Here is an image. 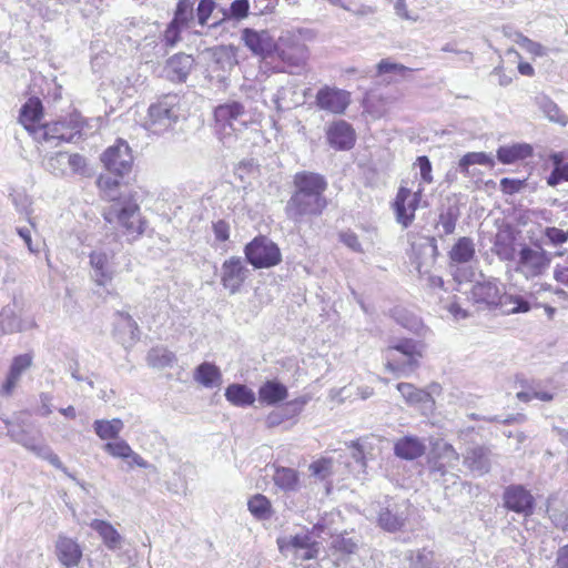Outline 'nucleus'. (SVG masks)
<instances>
[{
  "instance_id": "f257e3e1",
  "label": "nucleus",
  "mask_w": 568,
  "mask_h": 568,
  "mask_svg": "<svg viewBox=\"0 0 568 568\" xmlns=\"http://www.w3.org/2000/svg\"><path fill=\"white\" fill-rule=\"evenodd\" d=\"M295 191L285 206L287 217L300 222L305 216H318L327 206L324 192L327 182L318 173L300 172L294 176Z\"/></svg>"
},
{
  "instance_id": "f03ea898",
  "label": "nucleus",
  "mask_w": 568,
  "mask_h": 568,
  "mask_svg": "<svg viewBox=\"0 0 568 568\" xmlns=\"http://www.w3.org/2000/svg\"><path fill=\"white\" fill-rule=\"evenodd\" d=\"M103 217L108 223H118L128 241L139 239L148 226L139 204L131 196H121L106 207Z\"/></svg>"
},
{
  "instance_id": "7ed1b4c3",
  "label": "nucleus",
  "mask_w": 568,
  "mask_h": 568,
  "mask_svg": "<svg viewBox=\"0 0 568 568\" xmlns=\"http://www.w3.org/2000/svg\"><path fill=\"white\" fill-rule=\"evenodd\" d=\"M182 111V98L175 93L165 94L150 105L145 129L153 134H162L183 116Z\"/></svg>"
},
{
  "instance_id": "20e7f679",
  "label": "nucleus",
  "mask_w": 568,
  "mask_h": 568,
  "mask_svg": "<svg viewBox=\"0 0 568 568\" xmlns=\"http://www.w3.org/2000/svg\"><path fill=\"white\" fill-rule=\"evenodd\" d=\"M424 345L413 339H400L385 351V367L396 376H408L419 364Z\"/></svg>"
},
{
  "instance_id": "39448f33",
  "label": "nucleus",
  "mask_w": 568,
  "mask_h": 568,
  "mask_svg": "<svg viewBox=\"0 0 568 568\" xmlns=\"http://www.w3.org/2000/svg\"><path fill=\"white\" fill-rule=\"evenodd\" d=\"M7 426L8 436L17 444H20L26 449L30 450L39 458L49 462L54 468L63 471L68 477L75 479L72 474L68 471L59 456L44 443L37 440L34 436L30 434L23 422L19 418L16 420H4Z\"/></svg>"
},
{
  "instance_id": "423d86ee",
  "label": "nucleus",
  "mask_w": 568,
  "mask_h": 568,
  "mask_svg": "<svg viewBox=\"0 0 568 568\" xmlns=\"http://www.w3.org/2000/svg\"><path fill=\"white\" fill-rule=\"evenodd\" d=\"M514 262L515 271L530 281L547 273L551 264V255L540 246L521 243Z\"/></svg>"
},
{
  "instance_id": "0eeeda50",
  "label": "nucleus",
  "mask_w": 568,
  "mask_h": 568,
  "mask_svg": "<svg viewBox=\"0 0 568 568\" xmlns=\"http://www.w3.org/2000/svg\"><path fill=\"white\" fill-rule=\"evenodd\" d=\"M244 115V106L237 102L221 104L215 108L214 116L225 140L224 143H229L233 135L239 139L245 133L246 121L242 119Z\"/></svg>"
},
{
  "instance_id": "6e6552de",
  "label": "nucleus",
  "mask_w": 568,
  "mask_h": 568,
  "mask_svg": "<svg viewBox=\"0 0 568 568\" xmlns=\"http://www.w3.org/2000/svg\"><path fill=\"white\" fill-rule=\"evenodd\" d=\"M82 130V121L79 113H72L68 119L47 123L34 130V138L45 142L57 141L54 145L60 142H72L74 136L80 135Z\"/></svg>"
},
{
  "instance_id": "1a4fd4ad",
  "label": "nucleus",
  "mask_w": 568,
  "mask_h": 568,
  "mask_svg": "<svg viewBox=\"0 0 568 568\" xmlns=\"http://www.w3.org/2000/svg\"><path fill=\"white\" fill-rule=\"evenodd\" d=\"M277 545L285 557H291L295 561L315 558L318 552V544L310 532L278 538Z\"/></svg>"
},
{
  "instance_id": "9d476101",
  "label": "nucleus",
  "mask_w": 568,
  "mask_h": 568,
  "mask_svg": "<svg viewBox=\"0 0 568 568\" xmlns=\"http://www.w3.org/2000/svg\"><path fill=\"white\" fill-rule=\"evenodd\" d=\"M105 169L115 175L123 176L132 166L133 155L126 141L118 139L101 155Z\"/></svg>"
},
{
  "instance_id": "9b49d317",
  "label": "nucleus",
  "mask_w": 568,
  "mask_h": 568,
  "mask_svg": "<svg viewBox=\"0 0 568 568\" xmlns=\"http://www.w3.org/2000/svg\"><path fill=\"white\" fill-rule=\"evenodd\" d=\"M458 462L459 454L450 444L444 440H436L433 444L428 465L430 473L436 480L438 479V476H444L447 473V469L455 468Z\"/></svg>"
},
{
  "instance_id": "f8f14e48",
  "label": "nucleus",
  "mask_w": 568,
  "mask_h": 568,
  "mask_svg": "<svg viewBox=\"0 0 568 568\" xmlns=\"http://www.w3.org/2000/svg\"><path fill=\"white\" fill-rule=\"evenodd\" d=\"M282 261L278 246L265 236L251 241V265L257 268L272 267Z\"/></svg>"
},
{
  "instance_id": "ddd939ff",
  "label": "nucleus",
  "mask_w": 568,
  "mask_h": 568,
  "mask_svg": "<svg viewBox=\"0 0 568 568\" xmlns=\"http://www.w3.org/2000/svg\"><path fill=\"white\" fill-rule=\"evenodd\" d=\"M423 187L412 192L407 187H399L396 199L394 202V209L396 213V221L402 224L403 227H408L414 219L415 212L422 199Z\"/></svg>"
},
{
  "instance_id": "4468645a",
  "label": "nucleus",
  "mask_w": 568,
  "mask_h": 568,
  "mask_svg": "<svg viewBox=\"0 0 568 568\" xmlns=\"http://www.w3.org/2000/svg\"><path fill=\"white\" fill-rule=\"evenodd\" d=\"M33 356L31 353L20 354L12 358L4 381L0 385V396L10 398L14 395L22 375L32 366Z\"/></svg>"
},
{
  "instance_id": "2eb2a0df",
  "label": "nucleus",
  "mask_w": 568,
  "mask_h": 568,
  "mask_svg": "<svg viewBox=\"0 0 568 568\" xmlns=\"http://www.w3.org/2000/svg\"><path fill=\"white\" fill-rule=\"evenodd\" d=\"M276 58H280L288 67H304L308 59L307 47L294 36L281 37Z\"/></svg>"
},
{
  "instance_id": "dca6fc26",
  "label": "nucleus",
  "mask_w": 568,
  "mask_h": 568,
  "mask_svg": "<svg viewBox=\"0 0 568 568\" xmlns=\"http://www.w3.org/2000/svg\"><path fill=\"white\" fill-rule=\"evenodd\" d=\"M89 257L92 268V278L94 282L100 286H104L110 283L115 274L113 263L114 254L95 250L90 253Z\"/></svg>"
},
{
  "instance_id": "f3484780",
  "label": "nucleus",
  "mask_w": 568,
  "mask_h": 568,
  "mask_svg": "<svg viewBox=\"0 0 568 568\" xmlns=\"http://www.w3.org/2000/svg\"><path fill=\"white\" fill-rule=\"evenodd\" d=\"M54 554L62 568H74L80 564L83 551L71 537L59 535L54 544Z\"/></svg>"
},
{
  "instance_id": "a211bd4d",
  "label": "nucleus",
  "mask_w": 568,
  "mask_h": 568,
  "mask_svg": "<svg viewBox=\"0 0 568 568\" xmlns=\"http://www.w3.org/2000/svg\"><path fill=\"white\" fill-rule=\"evenodd\" d=\"M521 243L517 242L515 231L510 226L500 227L493 243V252L501 261L514 262Z\"/></svg>"
},
{
  "instance_id": "6ab92c4d",
  "label": "nucleus",
  "mask_w": 568,
  "mask_h": 568,
  "mask_svg": "<svg viewBox=\"0 0 568 568\" xmlns=\"http://www.w3.org/2000/svg\"><path fill=\"white\" fill-rule=\"evenodd\" d=\"M349 102V93L336 88L325 87L316 94L317 106L336 114L343 113Z\"/></svg>"
},
{
  "instance_id": "aec40b11",
  "label": "nucleus",
  "mask_w": 568,
  "mask_h": 568,
  "mask_svg": "<svg viewBox=\"0 0 568 568\" xmlns=\"http://www.w3.org/2000/svg\"><path fill=\"white\" fill-rule=\"evenodd\" d=\"M278 43H275L267 31L253 32L251 30V52L266 65L276 60Z\"/></svg>"
},
{
  "instance_id": "412c9836",
  "label": "nucleus",
  "mask_w": 568,
  "mask_h": 568,
  "mask_svg": "<svg viewBox=\"0 0 568 568\" xmlns=\"http://www.w3.org/2000/svg\"><path fill=\"white\" fill-rule=\"evenodd\" d=\"M326 138L335 150H349L355 144V131L344 120L332 123L326 131Z\"/></svg>"
},
{
  "instance_id": "4be33fe9",
  "label": "nucleus",
  "mask_w": 568,
  "mask_h": 568,
  "mask_svg": "<svg viewBox=\"0 0 568 568\" xmlns=\"http://www.w3.org/2000/svg\"><path fill=\"white\" fill-rule=\"evenodd\" d=\"M501 288L498 280L486 278L473 285L470 297L474 303L487 306H497L500 301Z\"/></svg>"
},
{
  "instance_id": "5701e85b",
  "label": "nucleus",
  "mask_w": 568,
  "mask_h": 568,
  "mask_svg": "<svg viewBox=\"0 0 568 568\" xmlns=\"http://www.w3.org/2000/svg\"><path fill=\"white\" fill-rule=\"evenodd\" d=\"M505 506L513 511L528 515L534 508V498L523 486H509L504 494Z\"/></svg>"
},
{
  "instance_id": "b1692460",
  "label": "nucleus",
  "mask_w": 568,
  "mask_h": 568,
  "mask_svg": "<svg viewBox=\"0 0 568 568\" xmlns=\"http://www.w3.org/2000/svg\"><path fill=\"white\" fill-rule=\"evenodd\" d=\"M306 403V397H300L277 407L267 415L266 425L268 427H276L284 422L295 419L302 413Z\"/></svg>"
},
{
  "instance_id": "393cba45",
  "label": "nucleus",
  "mask_w": 568,
  "mask_h": 568,
  "mask_svg": "<svg viewBox=\"0 0 568 568\" xmlns=\"http://www.w3.org/2000/svg\"><path fill=\"white\" fill-rule=\"evenodd\" d=\"M425 443L416 436H404L394 444V453L397 457L414 460L424 455Z\"/></svg>"
},
{
  "instance_id": "a878e982",
  "label": "nucleus",
  "mask_w": 568,
  "mask_h": 568,
  "mask_svg": "<svg viewBox=\"0 0 568 568\" xmlns=\"http://www.w3.org/2000/svg\"><path fill=\"white\" fill-rule=\"evenodd\" d=\"M194 65V59L190 54L178 53L166 62V72L172 81L184 82Z\"/></svg>"
},
{
  "instance_id": "bb28decb",
  "label": "nucleus",
  "mask_w": 568,
  "mask_h": 568,
  "mask_svg": "<svg viewBox=\"0 0 568 568\" xmlns=\"http://www.w3.org/2000/svg\"><path fill=\"white\" fill-rule=\"evenodd\" d=\"M245 278V271L240 258L232 257L223 264V285L235 293Z\"/></svg>"
},
{
  "instance_id": "cd10ccee",
  "label": "nucleus",
  "mask_w": 568,
  "mask_h": 568,
  "mask_svg": "<svg viewBox=\"0 0 568 568\" xmlns=\"http://www.w3.org/2000/svg\"><path fill=\"white\" fill-rule=\"evenodd\" d=\"M90 527L99 534L108 549L116 550L122 548L123 538L109 521L93 519L90 523Z\"/></svg>"
},
{
  "instance_id": "c85d7f7f",
  "label": "nucleus",
  "mask_w": 568,
  "mask_h": 568,
  "mask_svg": "<svg viewBox=\"0 0 568 568\" xmlns=\"http://www.w3.org/2000/svg\"><path fill=\"white\" fill-rule=\"evenodd\" d=\"M248 14V0H234L230 8H219L213 16L216 20L211 24L215 28L222 23L237 21L246 18Z\"/></svg>"
},
{
  "instance_id": "c756f323",
  "label": "nucleus",
  "mask_w": 568,
  "mask_h": 568,
  "mask_svg": "<svg viewBox=\"0 0 568 568\" xmlns=\"http://www.w3.org/2000/svg\"><path fill=\"white\" fill-rule=\"evenodd\" d=\"M42 116V104L39 99H29L20 110V123L34 135V130L39 129L36 123Z\"/></svg>"
},
{
  "instance_id": "7c9ffc66",
  "label": "nucleus",
  "mask_w": 568,
  "mask_h": 568,
  "mask_svg": "<svg viewBox=\"0 0 568 568\" xmlns=\"http://www.w3.org/2000/svg\"><path fill=\"white\" fill-rule=\"evenodd\" d=\"M194 379L206 388H214L221 386L222 374L216 365L204 362L196 367Z\"/></svg>"
},
{
  "instance_id": "2f4dec72",
  "label": "nucleus",
  "mask_w": 568,
  "mask_h": 568,
  "mask_svg": "<svg viewBox=\"0 0 568 568\" xmlns=\"http://www.w3.org/2000/svg\"><path fill=\"white\" fill-rule=\"evenodd\" d=\"M464 464L468 469L478 475L488 473L490 468L489 452L483 447L470 449L464 458Z\"/></svg>"
},
{
  "instance_id": "473e14b6",
  "label": "nucleus",
  "mask_w": 568,
  "mask_h": 568,
  "mask_svg": "<svg viewBox=\"0 0 568 568\" xmlns=\"http://www.w3.org/2000/svg\"><path fill=\"white\" fill-rule=\"evenodd\" d=\"M532 154L531 145L527 143H517L507 146H500L497 150V158L504 164H511L518 160H524Z\"/></svg>"
},
{
  "instance_id": "72a5a7b5",
  "label": "nucleus",
  "mask_w": 568,
  "mask_h": 568,
  "mask_svg": "<svg viewBox=\"0 0 568 568\" xmlns=\"http://www.w3.org/2000/svg\"><path fill=\"white\" fill-rule=\"evenodd\" d=\"M124 424L120 418L97 419L93 422V429L97 436L102 440H111L119 438L123 430Z\"/></svg>"
},
{
  "instance_id": "f704fd0d",
  "label": "nucleus",
  "mask_w": 568,
  "mask_h": 568,
  "mask_svg": "<svg viewBox=\"0 0 568 568\" xmlns=\"http://www.w3.org/2000/svg\"><path fill=\"white\" fill-rule=\"evenodd\" d=\"M287 397V388L277 382H266L258 390V399L266 405H274Z\"/></svg>"
},
{
  "instance_id": "c9c22d12",
  "label": "nucleus",
  "mask_w": 568,
  "mask_h": 568,
  "mask_svg": "<svg viewBox=\"0 0 568 568\" xmlns=\"http://www.w3.org/2000/svg\"><path fill=\"white\" fill-rule=\"evenodd\" d=\"M498 305L508 314L527 313L531 308L529 301L525 296L510 293L501 294Z\"/></svg>"
},
{
  "instance_id": "e433bc0d",
  "label": "nucleus",
  "mask_w": 568,
  "mask_h": 568,
  "mask_svg": "<svg viewBox=\"0 0 568 568\" xmlns=\"http://www.w3.org/2000/svg\"><path fill=\"white\" fill-rule=\"evenodd\" d=\"M393 316L398 324L418 336H425L428 331L419 317L406 310L397 308Z\"/></svg>"
},
{
  "instance_id": "4c0bfd02",
  "label": "nucleus",
  "mask_w": 568,
  "mask_h": 568,
  "mask_svg": "<svg viewBox=\"0 0 568 568\" xmlns=\"http://www.w3.org/2000/svg\"><path fill=\"white\" fill-rule=\"evenodd\" d=\"M537 103L539 109L542 111L544 115L551 122L557 123L561 126H566L568 124V115L565 114L561 109L551 99L546 95L539 97L537 99Z\"/></svg>"
},
{
  "instance_id": "58836bf2",
  "label": "nucleus",
  "mask_w": 568,
  "mask_h": 568,
  "mask_svg": "<svg viewBox=\"0 0 568 568\" xmlns=\"http://www.w3.org/2000/svg\"><path fill=\"white\" fill-rule=\"evenodd\" d=\"M194 1L193 0H179L174 10L172 23L187 29L194 22Z\"/></svg>"
},
{
  "instance_id": "ea45409f",
  "label": "nucleus",
  "mask_w": 568,
  "mask_h": 568,
  "mask_svg": "<svg viewBox=\"0 0 568 568\" xmlns=\"http://www.w3.org/2000/svg\"><path fill=\"white\" fill-rule=\"evenodd\" d=\"M475 164L493 168L495 161L491 155L485 152H469L459 160L458 168L462 173L469 176L471 175L470 166Z\"/></svg>"
},
{
  "instance_id": "a19ab883",
  "label": "nucleus",
  "mask_w": 568,
  "mask_h": 568,
  "mask_svg": "<svg viewBox=\"0 0 568 568\" xmlns=\"http://www.w3.org/2000/svg\"><path fill=\"white\" fill-rule=\"evenodd\" d=\"M146 361L148 364L154 368H165L173 366L176 362V356L168 348L158 346L149 351Z\"/></svg>"
},
{
  "instance_id": "79ce46f5",
  "label": "nucleus",
  "mask_w": 568,
  "mask_h": 568,
  "mask_svg": "<svg viewBox=\"0 0 568 568\" xmlns=\"http://www.w3.org/2000/svg\"><path fill=\"white\" fill-rule=\"evenodd\" d=\"M449 255L453 262H469L475 255V247L473 241L468 237L459 239L457 243L453 246Z\"/></svg>"
},
{
  "instance_id": "37998d69",
  "label": "nucleus",
  "mask_w": 568,
  "mask_h": 568,
  "mask_svg": "<svg viewBox=\"0 0 568 568\" xmlns=\"http://www.w3.org/2000/svg\"><path fill=\"white\" fill-rule=\"evenodd\" d=\"M397 389L405 402L409 405L426 403L430 400V395L424 389H419L409 383L397 384Z\"/></svg>"
},
{
  "instance_id": "c03bdc74",
  "label": "nucleus",
  "mask_w": 568,
  "mask_h": 568,
  "mask_svg": "<svg viewBox=\"0 0 568 568\" xmlns=\"http://www.w3.org/2000/svg\"><path fill=\"white\" fill-rule=\"evenodd\" d=\"M275 484L284 490H295L298 487V474L286 467H278L274 474Z\"/></svg>"
},
{
  "instance_id": "a18cd8bd",
  "label": "nucleus",
  "mask_w": 568,
  "mask_h": 568,
  "mask_svg": "<svg viewBox=\"0 0 568 568\" xmlns=\"http://www.w3.org/2000/svg\"><path fill=\"white\" fill-rule=\"evenodd\" d=\"M410 70L399 63L393 62L389 59H383L377 64V74H389L388 81H396L398 78H405Z\"/></svg>"
},
{
  "instance_id": "49530a36",
  "label": "nucleus",
  "mask_w": 568,
  "mask_h": 568,
  "mask_svg": "<svg viewBox=\"0 0 568 568\" xmlns=\"http://www.w3.org/2000/svg\"><path fill=\"white\" fill-rule=\"evenodd\" d=\"M442 565L432 550L422 549L410 556V568H442Z\"/></svg>"
},
{
  "instance_id": "de8ad7c7",
  "label": "nucleus",
  "mask_w": 568,
  "mask_h": 568,
  "mask_svg": "<svg viewBox=\"0 0 568 568\" xmlns=\"http://www.w3.org/2000/svg\"><path fill=\"white\" fill-rule=\"evenodd\" d=\"M235 65L233 54L226 49H217L213 52V60L210 64L211 72H216L220 69L225 72Z\"/></svg>"
},
{
  "instance_id": "09e8293b",
  "label": "nucleus",
  "mask_w": 568,
  "mask_h": 568,
  "mask_svg": "<svg viewBox=\"0 0 568 568\" xmlns=\"http://www.w3.org/2000/svg\"><path fill=\"white\" fill-rule=\"evenodd\" d=\"M225 397L235 406L245 407L248 405V389L245 385H230L225 390Z\"/></svg>"
},
{
  "instance_id": "8fccbe9b",
  "label": "nucleus",
  "mask_w": 568,
  "mask_h": 568,
  "mask_svg": "<svg viewBox=\"0 0 568 568\" xmlns=\"http://www.w3.org/2000/svg\"><path fill=\"white\" fill-rule=\"evenodd\" d=\"M334 459L331 457H322L315 462H313L308 469L311 474L318 479H326L334 473Z\"/></svg>"
},
{
  "instance_id": "3c124183",
  "label": "nucleus",
  "mask_w": 568,
  "mask_h": 568,
  "mask_svg": "<svg viewBox=\"0 0 568 568\" xmlns=\"http://www.w3.org/2000/svg\"><path fill=\"white\" fill-rule=\"evenodd\" d=\"M272 507L268 499L262 495L251 498V514L257 519H267L272 516Z\"/></svg>"
},
{
  "instance_id": "603ef678",
  "label": "nucleus",
  "mask_w": 568,
  "mask_h": 568,
  "mask_svg": "<svg viewBox=\"0 0 568 568\" xmlns=\"http://www.w3.org/2000/svg\"><path fill=\"white\" fill-rule=\"evenodd\" d=\"M131 446L124 440L116 438L115 442H108L103 446V450L114 458L129 459Z\"/></svg>"
},
{
  "instance_id": "864d4df0",
  "label": "nucleus",
  "mask_w": 568,
  "mask_h": 568,
  "mask_svg": "<svg viewBox=\"0 0 568 568\" xmlns=\"http://www.w3.org/2000/svg\"><path fill=\"white\" fill-rule=\"evenodd\" d=\"M515 42L534 57H545L547 54V50L542 44L521 33L516 34Z\"/></svg>"
},
{
  "instance_id": "5fc2aeb1",
  "label": "nucleus",
  "mask_w": 568,
  "mask_h": 568,
  "mask_svg": "<svg viewBox=\"0 0 568 568\" xmlns=\"http://www.w3.org/2000/svg\"><path fill=\"white\" fill-rule=\"evenodd\" d=\"M184 28L170 22L163 34L161 42L165 49H173L181 41V32Z\"/></svg>"
},
{
  "instance_id": "6e6d98bb",
  "label": "nucleus",
  "mask_w": 568,
  "mask_h": 568,
  "mask_svg": "<svg viewBox=\"0 0 568 568\" xmlns=\"http://www.w3.org/2000/svg\"><path fill=\"white\" fill-rule=\"evenodd\" d=\"M68 153L58 152L45 162V169L54 175H63L67 172Z\"/></svg>"
},
{
  "instance_id": "4d7b16f0",
  "label": "nucleus",
  "mask_w": 568,
  "mask_h": 568,
  "mask_svg": "<svg viewBox=\"0 0 568 568\" xmlns=\"http://www.w3.org/2000/svg\"><path fill=\"white\" fill-rule=\"evenodd\" d=\"M394 10L396 16L400 19L415 22L419 18L420 6H416L415 9H409L406 0H396Z\"/></svg>"
},
{
  "instance_id": "13d9d810",
  "label": "nucleus",
  "mask_w": 568,
  "mask_h": 568,
  "mask_svg": "<svg viewBox=\"0 0 568 568\" xmlns=\"http://www.w3.org/2000/svg\"><path fill=\"white\" fill-rule=\"evenodd\" d=\"M378 524L382 528L388 531H395L403 526L404 519L399 516L393 515L390 510L385 509L381 511L378 516Z\"/></svg>"
},
{
  "instance_id": "bf43d9fd",
  "label": "nucleus",
  "mask_w": 568,
  "mask_h": 568,
  "mask_svg": "<svg viewBox=\"0 0 568 568\" xmlns=\"http://www.w3.org/2000/svg\"><path fill=\"white\" fill-rule=\"evenodd\" d=\"M542 233L548 244L552 246L562 245L568 241V231L555 226H547Z\"/></svg>"
},
{
  "instance_id": "052dcab7",
  "label": "nucleus",
  "mask_w": 568,
  "mask_h": 568,
  "mask_svg": "<svg viewBox=\"0 0 568 568\" xmlns=\"http://www.w3.org/2000/svg\"><path fill=\"white\" fill-rule=\"evenodd\" d=\"M215 0H200L196 8V18L197 22L201 26L207 24L209 18L212 16L213 11L216 9Z\"/></svg>"
},
{
  "instance_id": "680f3d73",
  "label": "nucleus",
  "mask_w": 568,
  "mask_h": 568,
  "mask_svg": "<svg viewBox=\"0 0 568 568\" xmlns=\"http://www.w3.org/2000/svg\"><path fill=\"white\" fill-rule=\"evenodd\" d=\"M555 170L560 173L564 181H568V152H558L551 154Z\"/></svg>"
},
{
  "instance_id": "e2e57ef3",
  "label": "nucleus",
  "mask_w": 568,
  "mask_h": 568,
  "mask_svg": "<svg viewBox=\"0 0 568 568\" xmlns=\"http://www.w3.org/2000/svg\"><path fill=\"white\" fill-rule=\"evenodd\" d=\"M339 240L344 245H346L353 252H356V253L363 252V247L358 240V236L354 232H351V231L342 232L339 234Z\"/></svg>"
},
{
  "instance_id": "0e129e2a",
  "label": "nucleus",
  "mask_w": 568,
  "mask_h": 568,
  "mask_svg": "<svg viewBox=\"0 0 568 568\" xmlns=\"http://www.w3.org/2000/svg\"><path fill=\"white\" fill-rule=\"evenodd\" d=\"M416 165L419 169L420 179L424 183H432L433 182V175H432V164L427 156H418L416 160Z\"/></svg>"
},
{
  "instance_id": "69168bd1",
  "label": "nucleus",
  "mask_w": 568,
  "mask_h": 568,
  "mask_svg": "<svg viewBox=\"0 0 568 568\" xmlns=\"http://www.w3.org/2000/svg\"><path fill=\"white\" fill-rule=\"evenodd\" d=\"M333 547L337 551H341L344 554H353L357 548V544L355 541H353L351 538H345L343 536H339L334 539Z\"/></svg>"
},
{
  "instance_id": "338daca9",
  "label": "nucleus",
  "mask_w": 568,
  "mask_h": 568,
  "mask_svg": "<svg viewBox=\"0 0 568 568\" xmlns=\"http://www.w3.org/2000/svg\"><path fill=\"white\" fill-rule=\"evenodd\" d=\"M100 187L102 190L108 191L106 195L114 202H116L119 199L115 197L113 194V190L118 187L119 181L116 179H112L110 176H100L98 181Z\"/></svg>"
},
{
  "instance_id": "774afa93",
  "label": "nucleus",
  "mask_w": 568,
  "mask_h": 568,
  "mask_svg": "<svg viewBox=\"0 0 568 568\" xmlns=\"http://www.w3.org/2000/svg\"><path fill=\"white\" fill-rule=\"evenodd\" d=\"M67 166L70 168L72 173H81L85 166V159L78 154H68Z\"/></svg>"
}]
</instances>
